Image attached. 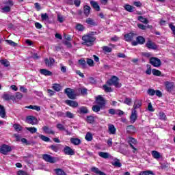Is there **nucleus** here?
I'll use <instances>...</instances> for the list:
<instances>
[{
  "instance_id": "f257e3e1",
  "label": "nucleus",
  "mask_w": 175,
  "mask_h": 175,
  "mask_svg": "<svg viewBox=\"0 0 175 175\" xmlns=\"http://www.w3.org/2000/svg\"><path fill=\"white\" fill-rule=\"evenodd\" d=\"M95 39V37L90 35L83 36L82 37V40H83L82 44H84V46H91L94 44Z\"/></svg>"
},
{
  "instance_id": "f03ea898",
  "label": "nucleus",
  "mask_w": 175,
  "mask_h": 175,
  "mask_svg": "<svg viewBox=\"0 0 175 175\" xmlns=\"http://www.w3.org/2000/svg\"><path fill=\"white\" fill-rule=\"evenodd\" d=\"M119 80L120 79L117 77L112 76L109 80L107 81V84L108 85H114L115 87H121L118 83Z\"/></svg>"
},
{
  "instance_id": "7ed1b4c3",
  "label": "nucleus",
  "mask_w": 175,
  "mask_h": 175,
  "mask_svg": "<svg viewBox=\"0 0 175 175\" xmlns=\"http://www.w3.org/2000/svg\"><path fill=\"white\" fill-rule=\"evenodd\" d=\"M42 158L44 161H46V162H49V163H55V162L58 161V158L53 157V156L47 154H43Z\"/></svg>"
},
{
  "instance_id": "20e7f679",
  "label": "nucleus",
  "mask_w": 175,
  "mask_h": 175,
  "mask_svg": "<svg viewBox=\"0 0 175 175\" xmlns=\"http://www.w3.org/2000/svg\"><path fill=\"white\" fill-rule=\"evenodd\" d=\"M150 64L154 68H159L162 65V62L158 57H150Z\"/></svg>"
},
{
  "instance_id": "39448f33",
  "label": "nucleus",
  "mask_w": 175,
  "mask_h": 175,
  "mask_svg": "<svg viewBox=\"0 0 175 175\" xmlns=\"http://www.w3.org/2000/svg\"><path fill=\"white\" fill-rule=\"evenodd\" d=\"M64 93L70 99H76V94L75 93V90L71 88H66L64 90Z\"/></svg>"
},
{
  "instance_id": "423d86ee",
  "label": "nucleus",
  "mask_w": 175,
  "mask_h": 175,
  "mask_svg": "<svg viewBox=\"0 0 175 175\" xmlns=\"http://www.w3.org/2000/svg\"><path fill=\"white\" fill-rule=\"evenodd\" d=\"M146 43V38L143 36H138L136 38V41L131 42L132 46H137V44H144Z\"/></svg>"
},
{
  "instance_id": "0eeeda50",
  "label": "nucleus",
  "mask_w": 175,
  "mask_h": 175,
  "mask_svg": "<svg viewBox=\"0 0 175 175\" xmlns=\"http://www.w3.org/2000/svg\"><path fill=\"white\" fill-rule=\"evenodd\" d=\"M146 47L149 49V50H157V49H158V46H157L154 42L150 39L147 40L146 43Z\"/></svg>"
},
{
  "instance_id": "6e6552de",
  "label": "nucleus",
  "mask_w": 175,
  "mask_h": 175,
  "mask_svg": "<svg viewBox=\"0 0 175 175\" xmlns=\"http://www.w3.org/2000/svg\"><path fill=\"white\" fill-rule=\"evenodd\" d=\"M96 103L100 107H105L106 105V100L102 97V96H98L96 98Z\"/></svg>"
},
{
  "instance_id": "1a4fd4ad",
  "label": "nucleus",
  "mask_w": 175,
  "mask_h": 175,
  "mask_svg": "<svg viewBox=\"0 0 175 175\" xmlns=\"http://www.w3.org/2000/svg\"><path fill=\"white\" fill-rule=\"evenodd\" d=\"M10 151H12V148L9 146V145L4 144L0 148V152L4 155H6V154L10 152Z\"/></svg>"
},
{
  "instance_id": "9d476101",
  "label": "nucleus",
  "mask_w": 175,
  "mask_h": 175,
  "mask_svg": "<svg viewBox=\"0 0 175 175\" xmlns=\"http://www.w3.org/2000/svg\"><path fill=\"white\" fill-rule=\"evenodd\" d=\"M26 122L31 124V125H36L38 124V119L35 116H29L26 118Z\"/></svg>"
},
{
  "instance_id": "9b49d317",
  "label": "nucleus",
  "mask_w": 175,
  "mask_h": 175,
  "mask_svg": "<svg viewBox=\"0 0 175 175\" xmlns=\"http://www.w3.org/2000/svg\"><path fill=\"white\" fill-rule=\"evenodd\" d=\"M126 132L129 135H133V133H136V132H137V130L135 126L129 125L126 127Z\"/></svg>"
},
{
  "instance_id": "f8f14e48",
  "label": "nucleus",
  "mask_w": 175,
  "mask_h": 175,
  "mask_svg": "<svg viewBox=\"0 0 175 175\" xmlns=\"http://www.w3.org/2000/svg\"><path fill=\"white\" fill-rule=\"evenodd\" d=\"M136 120H137V111L134 109L131 111V115L130 116L131 124H135Z\"/></svg>"
},
{
  "instance_id": "ddd939ff",
  "label": "nucleus",
  "mask_w": 175,
  "mask_h": 175,
  "mask_svg": "<svg viewBox=\"0 0 175 175\" xmlns=\"http://www.w3.org/2000/svg\"><path fill=\"white\" fill-rule=\"evenodd\" d=\"M2 98L4 100H13V102L16 100V97L14 96V95H12L8 93H4L3 95L2 96Z\"/></svg>"
},
{
  "instance_id": "4468645a",
  "label": "nucleus",
  "mask_w": 175,
  "mask_h": 175,
  "mask_svg": "<svg viewBox=\"0 0 175 175\" xmlns=\"http://www.w3.org/2000/svg\"><path fill=\"white\" fill-rule=\"evenodd\" d=\"M129 143L130 146L131 147V148H133V152H136L137 150L136 148H135V146H133V144H137V141H136V139H135V138L133 137H129Z\"/></svg>"
},
{
  "instance_id": "2eb2a0df",
  "label": "nucleus",
  "mask_w": 175,
  "mask_h": 175,
  "mask_svg": "<svg viewBox=\"0 0 175 175\" xmlns=\"http://www.w3.org/2000/svg\"><path fill=\"white\" fill-rule=\"evenodd\" d=\"M165 84V88L168 92H171V91H173V89L174 88V83L166 81Z\"/></svg>"
},
{
  "instance_id": "dca6fc26",
  "label": "nucleus",
  "mask_w": 175,
  "mask_h": 175,
  "mask_svg": "<svg viewBox=\"0 0 175 175\" xmlns=\"http://www.w3.org/2000/svg\"><path fill=\"white\" fill-rule=\"evenodd\" d=\"M64 152L66 155H75V150L69 146H66L64 148Z\"/></svg>"
},
{
  "instance_id": "f3484780",
  "label": "nucleus",
  "mask_w": 175,
  "mask_h": 175,
  "mask_svg": "<svg viewBox=\"0 0 175 175\" xmlns=\"http://www.w3.org/2000/svg\"><path fill=\"white\" fill-rule=\"evenodd\" d=\"M133 38H135V33H129L124 35V40L126 42H132Z\"/></svg>"
},
{
  "instance_id": "a211bd4d",
  "label": "nucleus",
  "mask_w": 175,
  "mask_h": 175,
  "mask_svg": "<svg viewBox=\"0 0 175 175\" xmlns=\"http://www.w3.org/2000/svg\"><path fill=\"white\" fill-rule=\"evenodd\" d=\"M66 103L71 107H77V106H79V103L77 101H74L72 100H66Z\"/></svg>"
},
{
  "instance_id": "6ab92c4d",
  "label": "nucleus",
  "mask_w": 175,
  "mask_h": 175,
  "mask_svg": "<svg viewBox=\"0 0 175 175\" xmlns=\"http://www.w3.org/2000/svg\"><path fill=\"white\" fill-rule=\"evenodd\" d=\"M91 171L93 172V173H96V174L98 175H107L106 173L99 170V168L96 167H92L91 168Z\"/></svg>"
},
{
  "instance_id": "aec40b11",
  "label": "nucleus",
  "mask_w": 175,
  "mask_h": 175,
  "mask_svg": "<svg viewBox=\"0 0 175 175\" xmlns=\"http://www.w3.org/2000/svg\"><path fill=\"white\" fill-rule=\"evenodd\" d=\"M90 5L95 9V10H96V12L100 11V7L99 6V4H98V2L95 1H91Z\"/></svg>"
},
{
  "instance_id": "412c9836",
  "label": "nucleus",
  "mask_w": 175,
  "mask_h": 175,
  "mask_svg": "<svg viewBox=\"0 0 175 175\" xmlns=\"http://www.w3.org/2000/svg\"><path fill=\"white\" fill-rule=\"evenodd\" d=\"M42 130L44 133H47L48 135H55V132L51 130V129L49 128V126H44L42 127Z\"/></svg>"
},
{
  "instance_id": "4be33fe9",
  "label": "nucleus",
  "mask_w": 175,
  "mask_h": 175,
  "mask_svg": "<svg viewBox=\"0 0 175 175\" xmlns=\"http://www.w3.org/2000/svg\"><path fill=\"white\" fill-rule=\"evenodd\" d=\"M83 13L86 17L90 16V13H91V7L88 5L83 6Z\"/></svg>"
},
{
  "instance_id": "5701e85b",
  "label": "nucleus",
  "mask_w": 175,
  "mask_h": 175,
  "mask_svg": "<svg viewBox=\"0 0 175 175\" xmlns=\"http://www.w3.org/2000/svg\"><path fill=\"white\" fill-rule=\"evenodd\" d=\"M40 73H41V75H43L44 76H53V72L48 70L47 69H40Z\"/></svg>"
},
{
  "instance_id": "b1692460",
  "label": "nucleus",
  "mask_w": 175,
  "mask_h": 175,
  "mask_svg": "<svg viewBox=\"0 0 175 175\" xmlns=\"http://www.w3.org/2000/svg\"><path fill=\"white\" fill-rule=\"evenodd\" d=\"M151 154L153 158H154V159H159L162 158V155H161V153H159V152L157 150H152Z\"/></svg>"
},
{
  "instance_id": "393cba45",
  "label": "nucleus",
  "mask_w": 175,
  "mask_h": 175,
  "mask_svg": "<svg viewBox=\"0 0 175 175\" xmlns=\"http://www.w3.org/2000/svg\"><path fill=\"white\" fill-rule=\"evenodd\" d=\"M0 117H1V118L6 117V110L5 109V107L1 105H0Z\"/></svg>"
},
{
  "instance_id": "a878e982",
  "label": "nucleus",
  "mask_w": 175,
  "mask_h": 175,
  "mask_svg": "<svg viewBox=\"0 0 175 175\" xmlns=\"http://www.w3.org/2000/svg\"><path fill=\"white\" fill-rule=\"evenodd\" d=\"M98 155L99 157H100V158H103L104 159H107L111 157L109 152H99Z\"/></svg>"
},
{
  "instance_id": "bb28decb",
  "label": "nucleus",
  "mask_w": 175,
  "mask_h": 175,
  "mask_svg": "<svg viewBox=\"0 0 175 175\" xmlns=\"http://www.w3.org/2000/svg\"><path fill=\"white\" fill-rule=\"evenodd\" d=\"M44 62H45V65L46 66H53V64H54V62H55V60H54V59H53V58H50L49 59H45Z\"/></svg>"
},
{
  "instance_id": "cd10ccee",
  "label": "nucleus",
  "mask_w": 175,
  "mask_h": 175,
  "mask_svg": "<svg viewBox=\"0 0 175 175\" xmlns=\"http://www.w3.org/2000/svg\"><path fill=\"white\" fill-rule=\"evenodd\" d=\"M108 129H109V132L111 135H116V127L114 126V125L109 124Z\"/></svg>"
},
{
  "instance_id": "c85d7f7f",
  "label": "nucleus",
  "mask_w": 175,
  "mask_h": 175,
  "mask_svg": "<svg viewBox=\"0 0 175 175\" xmlns=\"http://www.w3.org/2000/svg\"><path fill=\"white\" fill-rule=\"evenodd\" d=\"M70 142L75 146H79V144H81V140H80V139L78 138H71Z\"/></svg>"
},
{
  "instance_id": "c756f323",
  "label": "nucleus",
  "mask_w": 175,
  "mask_h": 175,
  "mask_svg": "<svg viewBox=\"0 0 175 175\" xmlns=\"http://www.w3.org/2000/svg\"><path fill=\"white\" fill-rule=\"evenodd\" d=\"M78 113H80V114H87L88 113V109H87V107H81Z\"/></svg>"
},
{
  "instance_id": "7c9ffc66",
  "label": "nucleus",
  "mask_w": 175,
  "mask_h": 175,
  "mask_svg": "<svg viewBox=\"0 0 175 175\" xmlns=\"http://www.w3.org/2000/svg\"><path fill=\"white\" fill-rule=\"evenodd\" d=\"M49 148L52 150V151H54L55 152H58L59 151V145L55 144V145H51L49 146Z\"/></svg>"
},
{
  "instance_id": "2f4dec72",
  "label": "nucleus",
  "mask_w": 175,
  "mask_h": 175,
  "mask_svg": "<svg viewBox=\"0 0 175 175\" xmlns=\"http://www.w3.org/2000/svg\"><path fill=\"white\" fill-rule=\"evenodd\" d=\"M54 172L57 175H67L66 173L61 168H57L54 170Z\"/></svg>"
},
{
  "instance_id": "473e14b6",
  "label": "nucleus",
  "mask_w": 175,
  "mask_h": 175,
  "mask_svg": "<svg viewBox=\"0 0 175 175\" xmlns=\"http://www.w3.org/2000/svg\"><path fill=\"white\" fill-rule=\"evenodd\" d=\"M124 9H125V10H126V12H129V13H132V12H133V9H135V8L132 7V5H131L129 4H126L124 5Z\"/></svg>"
},
{
  "instance_id": "72a5a7b5",
  "label": "nucleus",
  "mask_w": 175,
  "mask_h": 175,
  "mask_svg": "<svg viewBox=\"0 0 175 175\" xmlns=\"http://www.w3.org/2000/svg\"><path fill=\"white\" fill-rule=\"evenodd\" d=\"M26 109H31V110H36V111H40V107L38 105H29L26 107Z\"/></svg>"
},
{
  "instance_id": "f704fd0d",
  "label": "nucleus",
  "mask_w": 175,
  "mask_h": 175,
  "mask_svg": "<svg viewBox=\"0 0 175 175\" xmlns=\"http://www.w3.org/2000/svg\"><path fill=\"white\" fill-rule=\"evenodd\" d=\"M0 63L1 64V65H3V66H5V68L10 66V63L9 62V61H8V59H1L0 60Z\"/></svg>"
},
{
  "instance_id": "c9c22d12",
  "label": "nucleus",
  "mask_w": 175,
  "mask_h": 175,
  "mask_svg": "<svg viewBox=\"0 0 175 175\" xmlns=\"http://www.w3.org/2000/svg\"><path fill=\"white\" fill-rule=\"evenodd\" d=\"M137 20L144 24H148V20L142 16H138Z\"/></svg>"
},
{
  "instance_id": "e433bc0d",
  "label": "nucleus",
  "mask_w": 175,
  "mask_h": 175,
  "mask_svg": "<svg viewBox=\"0 0 175 175\" xmlns=\"http://www.w3.org/2000/svg\"><path fill=\"white\" fill-rule=\"evenodd\" d=\"M13 128L16 132H21V131H23V126L20 124H15L13 125Z\"/></svg>"
},
{
  "instance_id": "4c0bfd02",
  "label": "nucleus",
  "mask_w": 175,
  "mask_h": 175,
  "mask_svg": "<svg viewBox=\"0 0 175 175\" xmlns=\"http://www.w3.org/2000/svg\"><path fill=\"white\" fill-rule=\"evenodd\" d=\"M53 88L55 91H57V92H59V91H61V89L62 88L61 87V85L58 84V83H55L53 85Z\"/></svg>"
},
{
  "instance_id": "58836bf2",
  "label": "nucleus",
  "mask_w": 175,
  "mask_h": 175,
  "mask_svg": "<svg viewBox=\"0 0 175 175\" xmlns=\"http://www.w3.org/2000/svg\"><path fill=\"white\" fill-rule=\"evenodd\" d=\"M103 107H100V105H94L92 109L94 113H98V111H100V109Z\"/></svg>"
},
{
  "instance_id": "ea45409f",
  "label": "nucleus",
  "mask_w": 175,
  "mask_h": 175,
  "mask_svg": "<svg viewBox=\"0 0 175 175\" xmlns=\"http://www.w3.org/2000/svg\"><path fill=\"white\" fill-rule=\"evenodd\" d=\"M142 106V102L139 100H135L133 105V110H136V109H139Z\"/></svg>"
},
{
  "instance_id": "a19ab883",
  "label": "nucleus",
  "mask_w": 175,
  "mask_h": 175,
  "mask_svg": "<svg viewBox=\"0 0 175 175\" xmlns=\"http://www.w3.org/2000/svg\"><path fill=\"white\" fill-rule=\"evenodd\" d=\"M27 131H29L30 133H36L38 132V129L35 127H26Z\"/></svg>"
},
{
  "instance_id": "79ce46f5",
  "label": "nucleus",
  "mask_w": 175,
  "mask_h": 175,
  "mask_svg": "<svg viewBox=\"0 0 175 175\" xmlns=\"http://www.w3.org/2000/svg\"><path fill=\"white\" fill-rule=\"evenodd\" d=\"M86 23L89 25H96V23H95V21H94V20L91 18L86 19Z\"/></svg>"
},
{
  "instance_id": "37998d69",
  "label": "nucleus",
  "mask_w": 175,
  "mask_h": 175,
  "mask_svg": "<svg viewBox=\"0 0 175 175\" xmlns=\"http://www.w3.org/2000/svg\"><path fill=\"white\" fill-rule=\"evenodd\" d=\"M152 73L154 76H161L162 74L159 70H157L155 68L152 70Z\"/></svg>"
},
{
  "instance_id": "c03bdc74",
  "label": "nucleus",
  "mask_w": 175,
  "mask_h": 175,
  "mask_svg": "<svg viewBox=\"0 0 175 175\" xmlns=\"http://www.w3.org/2000/svg\"><path fill=\"white\" fill-rule=\"evenodd\" d=\"M87 122L89 124H93V122H95V118H94L92 116H87Z\"/></svg>"
},
{
  "instance_id": "a18cd8bd",
  "label": "nucleus",
  "mask_w": 175,
  "mask_h": 175,
  "mask_svg": "<svg viewBox=\"0 0 175 175\" xmlns=\"http://www.w3.org/2000/svg\"><path fill=\"white\" fill-rule=\"evenodd\" d=\"M38 137H40V139H41V140H42V142H50V138H49L48 137H46L42 134H40Z\"/></svg>"
},
{
  "instance_id": "49530a36",
  "label": "nucleus",
  "mask_w": 175,
  "mask_h": 175,
  "mask_svg": "<svg viewBox=\"0 0 175 175\" xmlns=\"http://www.w3.org/2000/svg\"><path fill=\"white\" fill-rule=\"evenodd\" d=\"M112 165L113 166H116V167H121L122 165H121V163H120V160L116 159L114 160V162L112 163Z\"/></svg>"
},
{
  "instance_id": "de8ad7c7",
  "label": "nucleus",
  "mask_w": 175,
  "mask_h": 175,
  "mask_svg": "<svg viewBox=\"0 0 175 175\" xmlns=\"http://www.w3.org/2000/svg\"><path fill=\"white\" fill-rule=\"evenodd\" d=\"M103 50L105 53H111L113 51V49L108 46H103Z\"/></svg>"
},
{
  "instance_id": "09e8293b",
  "label": "nucleus",
  "mask_w": 175,
  "mask_h": 175,
  "mask_svg": "<svg viewBox=\"0 0 175 175\" xmlns=\"http://www.w3.org/2000/svg\"><path fill=\"white\" fill-rule=\"evenodd\" d=\"M103 87L105 92H113V90L111 89V88L107 86V85H104Z\"/></svg>"
},
{
  "instance_id": "8fccbe9b",
  "label": "nucleus",
  "mask_w": 175,
  "mask_h": 175,
  "mask_svg": "<svg viewBox=\"0 0 175 175\" xmlns=\"http://www.w3.org/2000/svg\"><path fill=\"white\" fill-rule=\"evenodd\" d=\"M85 139L88 142H91V140H92V134L91 133H88L85 135Z\"/></svg>"
},
{
  "instance_id": "3c124183",
  "label": "nucleus",
  "mask_w": 175,
  "mask_h": 175,
  "mask_svg": "<svg viewBox=\"0 0 175 175\" xmlns=\"http://www.w3.org/2000/svg\"><path fill=\"white\" fill-rule=\"evenodd\" d=\"M124 103H125V105H128V106H131V105H132V98L126 97L124 101Z\"/></svg>"
},
{
  "instance_id": "603ef678",
  "label": "nucleus",
  "mask_w": 175,
  "mask_h": 175,
  "mask_svg": "<svg viewBox=\"0 0 175 175\" xmlns=\"http://www.w3.org/2000/svg\"><path fill=\"white\" fill-rule=\"evenodd\" d=\"M57 21H59V23H64L65 21V18L64 17V16L58 14H57Z\"/></svg>"
},
{
  "instance_id": "864d4df0",
  "label": "nucleus",
  "mask_w": 175,
  "mask_h": 175,
  "mask_svg": "<svg viewBox=\"0 0 175 175\" xmlns=\"http://www.w3.org/2000/svg\"><path fill=\"white\" fill-rule=\"evenodd\" d=\"M6 43H8V44H10V46H12L13 47H16V46H17V43L13 42L11 40H5Z\"/></svg>"
},
{
  "instance_id": "5fc2aeb1",
  "label": "nucleus",
  "mask_w": 175,
  "mask_h": 175,
  "mask_svg": "<svg viewBox=\"0 0 175 175\" xmlns=\"http://www.w3.org/2000/svg\"><path fill=\"white\" fill-rule=\"evenodd\" d=\"M159 117L160 120H163L164 121L166 120V115L163 112H160L159 113Z\"/></svg>"
},
{
  "instance_id": "6e6d98bb",
  "label": "nucleus",
  "mask_w": 175,
  "mask_h": 175,
  "mask_svg": "<svg viewBox=\"0 0 175 175\" xmlns=\"http://www.w3.org/2000/svg\"><path fill=\"white\" fill-rule=\"evenodd\" d=\"M139 175H154V173L151 171H144L139 173Z\"/></svg>"
},
{
  "instance_id": "4d7b16f0",
  "label": "nucleus",
  "mask_w": 175,
  "mask_h": 175,
  "mask_svg": "<svg viewBox=\"0 0 175 175\" xmlns=\"http://www.w3.org/2000/svg\"><path fill=\"white\" fill-rule=\"evenodd\" d=\"M41 18L43 21H46V20H49V15L47 13L42 14Z\"/></svg>"
},
{
  "instance_id": "13d9d810",
  "label": "nucleus",
  "mask_w": 175,
  "mask_h": 175,
  "mask_svg": "<svg viewBox=\"0 0 175 175\" xmlns=\"http://www.w3.org/2000/svg\"><path fill=\"white\" fill-rule=\"evenodd\" d=\"M76 28L78 31H84V26H83V25L81 24L77 25Z\"/></svg>"
},
{
  "instance_id": "bf43d9fd",
  "label": "nucleus",
  "mask_w": 175,
  "mask_h": 175,
  "mask_svg": "<svg viewBox=\"0 0 175 175\" xmlns=\"http://www.w3.org/2000/svg\"><path fill=\"white\" fill-rule=\"evenodd\" d=\"M148 94L150 96H154V95H155V90L154 89H149L148 90Z\"/></svg>"
},
{
  "instance_id": "052dcab7",
  "label": "nucleus",
  "mask_w": 175,
  "mask_h": 175,
  "mask_svg": "<svg viewBox=\"0 0 175 175\" xmlns=\"http://www.w3.org/2000/svg\"><path fill=\"white\" fill-rule=\"evenodd\" d=\"M86 62L89 66H94V60L92 59H87Z\"/></svg>"
},
{
  "instance_id": "680f3d73",
  "label": "nucleus",
  "mask_w": 175,
  "mask_h": 175,
  "mask_svg": "<svg viewBox=\"0 0 175 175\" xmlns=\"http://www.w3.org/2000/svg\"><path fill=\"white\" fill-rule=\"evenodd\" d=\"M57 128L59 129V131H65L66 129L65 126L62 125V124H57Z\"/></svg>"
},
{
  "instance_id": "e2e57ef3",
  "label": "nucleus",
  "mask_w": 175,
  "mask_h": 175,
  "mask_svg": "<svg viewBox=\"0 0 175 175\" xmlns=\"http://www.w3.org/2000/svg\"><path fill=\"white\" fill-rule=\"evenodd\" d=\"M2 10L3 13H8V12H10V7L5 6L2 8Z\"/></svg>"
},
{
  "instance_id": "0e129e2a",
  "label": "nucleus",
  "mask_w": 175,
  "mask_h": 175,
  "mask_svg": "<svg viewBox=\"0 0 175 175\" xmlns=\"http://www.w3.org/2000/svg\"><path fill=\"white\" fill-rule=\"evenodd\" d=\"M79 64L80 65H82L83 68H85V64H86L85 60L81 59L79 60Z\"/></svg>"
},
{
  "instance_id": "69168bd1",
  "label": "nucleus",
  "mask_w": 175,
  "mask_h": 175,
  "mask_svg": "<svg viewBox=\"0 0 175 175\" xmlns=\"http://www.w3.org/2000/svg\"><path fill=\"white\" fill-rule=\"evenodd\" d=\"M66 116L68 118H73L75 117V116L70 111H67L66 113Z\"/></svg>"
},
{
  "instance_id": "338daca9",
  "label": "nucleus",
  "mask_w": 175,
  "mask_h": 175,
  "mask_svg": "<svg viewBox=\"0 0 175 175\" xmlns=\"http://www.w3.org/2000/svg\"><path fill=\"white\" fill-rule=\"evenodd\" d=\"M23 98V94L20 92H16V96H15V99H21Z\"/></svg>"
},
{
  "instance_id": "774afa93",
  "label": "nucleus",
  "mask_w": 175,
  "mask_h": 175,
  "mask_svg": "<svg viewBox=\"0 0 175 175\" xmlns=\"http://www.w3.org/2000/svg\"><path fill=\"white\" fill-rule=\"evenodd\" d=\"M27 172L25 171H23V170H19L18 172H17V174L18 175H27Z\"/></svg>"
}]
</instances>
